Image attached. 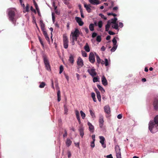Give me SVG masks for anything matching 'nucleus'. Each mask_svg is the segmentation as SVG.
I'll return each instance as SVG.
<instances>
[{"label":"nucleus","instance_id":"nucleus-1","mask_svg":"<svg viewBox=\"0 0 158 158\" xmlns=\"http://www.w3.org/2000/svg\"><path fill=\"white\" fill-rule=\"evenodd\" d=\"M149 129L152 133H155L158 131V115L155 117L154 121L149 122Z\"/></svg>","mask_w":158,"mask_h":158},{"label":"nucleus","instance_id":"nucleus-2","mask_svg":"<svg viewBox=\"0 0 158 158\" xmlns=\"http://www.w3.org/2000/svg\"><path fill=\"white\" fill-rule=\"evenodd\" d=\"M15 9L14 8H10L8 10V14L10 20L15 24L16 20L15 18Z\"/></svg>","mask_w":158,"mask_h":158},{"label":"nucleus","instance_id":"nucleus-3","mask_svg":"<svg viewBox=\"0 0 158 158\" xmlns=\"http://www.w3.org/2000/svg\"><path fill=\"white\" fill-rule=\"evenodd\" d=\"M80 34V31L77 28H75V31H72L71 34L70 38L73 39V40L77 41V37L79 36Z\"/></svg>","mask_w":158,"mask_h":158},{"label":"nucleus","instance_id":"nucleus-4","mask_svg":"<svg viewBox=\"0 0 158 158\" xmlns=\"http://www.w3.org/2000/svg\"><path fill=\"white\" fill-rule=\"evenodd\" d=\"M117 19L116 17H114L113 19L110 20L112 27L116 30L118 29V22H117Z\"/></svg>","mask_w":158,"mask_h":158},{"label":"nucleus","instance_id":"nucleus-5","mask_svg":"<svg viewBox=\"0 0 158 158\" xmlns=\"http://www.w3.org/2000/svg\"><path fill=\"white\" fill-rule=\"evenodd\" d=\"M44 61L46 69L48 71H50L51 68L49 61L47 57L45 56H44Z\"/></svg>","mask_w":158,"mask_h":158},{"label":"nucleus","instance_id":"nucleus-6","mask_svg":"<svg viewBox=\"0 0 158 158\" xmlns=\"http://www.w3.org/2000/svg\"><path fill=\"white\" fill-rule=\"evenodd\" d=\"M63 42L64 47L67 48L68 47V40L66 34H64L63 35Z\"/></svg>","mask_w":158,"mask_h":158},{"label":"nucleus","instance_id":"nucleus-7","mask_svg":"<svg viewBox=\"0 0 158 158\" xmlns=\"http://www.w3.org/2000/svg\"><path fill=\"white\" fill-rule=\"evenodd\" d=\"M115 152L117 158H121L120 149L118 145H116L115 147Z\"/></svg>","mask_w":158,"mask_h":158},{"label":"nucleus","instance_id":"nucleus-8","mask_svg":"<svg viewBox=\"0 0 158 158\" xmlns=\"http://www.w3.org/2000/svg\"><path fill=\"white\" fill-rule=\"evenodd\" d=\"M112 41L113 44V47L111 49V51L112 52H114L116 49L117 47V40L115 38H114L112 40Z\"/></svg>","mask_w":158,"mask_h":158},{"label":"nucleus","instance_id":"nucleus-9","mask_svg":"<svg viewBox=\"0 0 158 158\" xmlns=\"http://www.w3.org/2000/svg\"><path fill=\"white\" fill-rule=\"evenodd\" d=\"M80 125L79 127L78 131L79 132L81 138H83L84 134V127L83 125L80 124Z\"/></svg>","mask_w":158,"mask_h":158},{"label":"nucleus","instance_id":"nucleus-10","mask_svg":"<svg viewBox=\"0 0 158 158\" xmlns=\"http://www.w3.org/2000/svg\"><path fill=\"white\" fill-rule=\"evenodd\" d=\"M99 138L100 139V143L101 144L103 148H105L106 147V144L104 143V141H105V138L103 136H99Z\"/></svg>","mask_w":158,"mask_h":158},{"label":"nucleus","instance_id":"nucleus-11","mask_svg":"<svg viewBox=\"0 0 158 158\" xmlns=\"http://www.w3.org/2000/svg\"><path fill=\"white\" fill-rule=\"evenodd\" d=\"M88 72L90 75L93 77L95 76L96 75V73L95 71V70L94 68L89 69L88 70Z\"/></svg>","mask_w":158,"mask_h":158},{"label":"nucleus","instance_id":"nucleus-12","mask_svg":"<svg viewBox=\"0 0 158 158\" xmlns=\"http://www.w3.org/2000/svg\"><path fill=\"white\" fill-rule=\"evenodd\" d=\"M104 122L103 117L102 115H100L99 119V123L100 127L101 128L103 127Z\"/></svg>","mask_w":158,"mask_h":158},{"label":"nucleus","instance_id":"nucleus-13","mask_svg":"<svg viewBox=\"0 0 158 158\" xmlns=\"http://www.w3.org/2000/svg\"><path fill=\"white\" fill-rule=\"evenodd\" d=\"M89 59L91 63H93L95 61V57L94 54L93 53L91 52L90 53L89 56Z\"/></svg>","mask_w":158,"mask_h":158},{"label":"nucleus","instance_id":"nucleus-14","mask_svg":"<svg viewBox=\"0 0 158 158\" xmlns=\"http://www.w3.org/2000/svg\"><path fill=\"white\" fill-rule=\"evenodd\" d=\"M77 64L79 68L82 67L83 65V60L80 57H78L77 59Z\"/></svg>","mask_w":158,"mask_h":158},{"label":"nucleus","instance_id":"nucleus-15","mask_svg":"<svg viewBox=\"0 0 158 158\" xmlns=\"http://www.w3.org/2000/svg\"><path fill=\"white\" fill-rule=\"evenodd\" d=\"M75 19L76 22L78 23L79 25L80 26H82L83 25L84 23L80 18L77 17H76L75 18Z\"/></svg>","mask_w":158,"mask_h":158},{"label":"nucleus","instance_id":"nucleus-16","mask_svg":"<svg viewBox=\"0 0 158 158\" xmlns=\"http://www.w3.org/2000/svg\"><path fill=\"white\" fill-rule=\"evenodd\" d=\"M84 6L86 10L88 13H90L91 11V6L90 4L87 5L86 3H84Z\"/></svg>","mask_w":158,"mask_h":158},{"label":"nucleus","instance_id":"nucleus-17","mask_svg":"<svg viewBox=\"0 0 158 158\" xmlns=\"http://www.w3.org/2000/svg\"><path fill=\"white\" fill-rule=\"evenodd\" d=\"M88 125L89 126V131L92 133L94 132V126H93L89 122H88Z\"/></svg>","mask_w":158,"mask_h":158},{"label":"nucleus","instance_id":"nucleus-18","mask_svg":"<svg viewBox=\"0 0 158 158\" xmlns=\"http://www.w3.org/2000/svg\"><path fill=\"white\" fill-rule=\"evenodd\" d=\"M75 114H76L77 118L78 121V123L79 124H81V120H80V118L79 113V111L77 110H75Z\"/></svg>","mask_w":158,"mask_h":158},{"label":"nucleus","instance_id":"nucleus-19","mask_svg":"<svg viewBox=\"0 0 158 158\" xmlns=\"http://www.w3.org/2000/svg\"><path fill=\"white\" fill-rule=\"evenodd\" d=\"M102 84L104 86H106L108 84L107 81L106 77L104 76L102 77Z\"/></svg>","mask_w":158,"mask_h":158},{"label":"nucleus","instance_id":"nucleus-20","mask_svg":"<svg viewBox=\"0 0 158 158\" xmlns=\"http://www.w3.org/2000/svg\"><path fill=\"white\" fill-rule=\"evenodd\" d=\"M89 1L93 5H97L100 3L99 1L98 0H89Z\"/></svg>","mask_w":158,"mask_h":158},{"label":"nucleus","instance_id":"nucleus-21","mask_svg":"<svg viewBox=\"0 0 158 158\" xmlns=\"http://www.w3.org/2000/svg\"><path fill=\"white\" fill-rule=\"evenodd\" d=\"M105 112L108 114H109L110 113V107L109 106H105L104 107Z\"/></svg>","mask_w":158,"mask_h":158},{"label":"nucleus","instance_id":"nucleus-22","mask_svg":"<svg viewBox=\"0 0 158 158\" xmlns=\"http://www.w3.org/2000/svg\"><path fill=\"white\" fill-rule=\"evenodd\" d=\"M110 25H111L110 23V20L108 21L107 24L105 26V30L106 31H109Z\"/></svg>","mask_w":158,"mask_h":158},{"label":"nucleus","instance_id":"nucleus-23","mask_svg":"<svg viewBox=\"0 0 158 158\" xmlns=\"http://www.w3.org/2000/svg\"><path fill=\"white\" fill-rule=\"evenodd\" d=\"M96 92L97 94V98L98 100V101L100 102L101 101V96L100 94V92L97 89L96 91Z\"/></svg>","mask_w":158,"mask_h":158},{"label":"nucleus","instance_id":"nucleus-24","mask_svg":"<svg viewBox=\"0 0 158 158\" xmlns=\"http://www.w3.org/2000/svg\"><path fill=\"white\" fill-rule=\"evenodd\" d=\"M72 143V141L69 139L67 138V139L66 141V144L67 147H69L70 146Z\"/></svg>","mask_w":158,"mask_h":158},{"label":"nucleus","instance_id":"nucleus-25","mask_svg":"<svg viewBox=\"0 0 158 158\" xmlns=\"http://www.w3.org/2000/svg\"><path fill=\"white\" fill-rule=\"evenodd\" d=\"M84 49L87 52H89L90 51V48L88 44L86 43L84 47Z\"/></svg>","mask_w":158,"mask_h":158},{"label":"nucleus","instance_id":"nucleus-26","mask_svg":"<svg viewBox=\"0 0 158 158\" xmlns=\"http://www.w3.org/2000/svg\"><path fill=\"white\" fill-rule=\"evenodd\" d=\"M43 34L44 35L46 40L48 41H49V38L48 37L46 31H43Z\"/></svg>","mask_w":158,"mask_h":158},{"label":"nucleus","instance_id":"nucleus-27","mask_svg":"<svg viewBox=\"0 0 158 158\" xmlns=\"http://www.w3.org/2000/svg\"><path fill=\"white\" fill-rule=\"evenodd\" d=\"M29 6L28 4H27L26 5V6L24 7H23V12L24 13H26V12H27L29 11Z\"/></svg>","mask_w":158,"mask_h":158},{"label":"nucleus","instance_id":"nucleus-28","mask_svg":"<svg viewBox=\"0 0 158 158\" xmlns=\"http://www.w3.org/2000/svg\"><path fill=\"white\" fill-rule=\"evenodd\" d=\"M97 86L99 90H100L102 93H104L105 92V90L100 85H98Z\"/></svg>","mask_w":158,"mask_h":158},{"label":"nucleus","instance_id":"nucleus-29","mask_svg":"<svg viewBox=\"0 0 158 158\" xmlns=\"http://www.w3.org/2000/svg\"><path fill=\"white\" fill-rule=\"evenodd\" d=\"M89 28L91 31H93L94 30V24L93 23L90 24L89 26Z\"/></svg>","mask_w":158,"mask_h":158},{"label":"nucleus","instance_id":"nucleus-30","mask_svg":"<svg viewBox=\"0 0 158 158\" xmlns=\"http://www.w3.org/2000/svg\"><path fill=\"white\" fill-rule=\"evenodd\" d=\"M110 60H108L107 59L105 58V65L106 66H107L109 65L110 63Z\"/></svg>","mask_w":158,"mask_h":158},{"label":"nucleus","instance_id":"nucleus-31","mask_svg":"<svg viewBox=\"0 0 158 158\" xmlns=\"http://www.w3.org/2000/svg\"><path fill=\"white\" fill-rule=\"evenodd\" d=\"M69 60L70 62L72 64H73L74 63V58L73 56L72 55H71L69 57Z\"/></svg>","mask_w":158,"mask_h":158},{"label":"nucleus","instance_id":"nucleus-32","mask_svg":"<svg viewBox=\"0 0 158 158\" xmlns=\"http://www.w3.org/2000/svg\"><path fill=\"white\" fill-rule=\"evenodd\" d=\"M91 97L92 98L94 101L96 102L97 101L96 98H95V94L93 92L91 93Z\"/></svg>","mask_w":158,"mask_h":158},{"label":"nucleus","instance_id":"nucleus-33","mask_svg":"<svg viewBox=\"0 0 158 158\" xmlns=\"http://www.w3.org/2000/svg\"><path fill=\"white\" fill-rule=\"evenodd\" d=\"M80 113L82 119H84L86 115L84 113L83 111L82 110H81L80 111Z\"/></svg>","mask_w":158,"mask_h":158},{"label":"nucleus","instance_id":"nucleus-34","mask_svg":"<svg viewBox=\"0 0 158 158\" xmlns=\"http://www.w3.org/2000/svg\"><path fill=\"white\" fill-rule=\"evenodd\" d=\"M89 112L90 113V115L92 116V118H94L95 117V116L94 114V113L91 110H89Z\"/></svg>","mask_w":158,"mask_h":158},{"label":"nucleus","instance_id":"nucleus-35","mask_svg":"<svg viewBox=\"0 0 158 158\" xmlns=\"http://www.w3.org/2000/svg\"><path fill=\"white\" fill-rule=\"evenodd\" d=\"M96 57L97 61L98 63V64H99L100 63L101 60L98 55L96 54Z\"/></svg>","mask_w":158,"mask_h":158},{"label":"nucleus","instance_id":"nucleus-36","mask_svg":"<svg viewBox=\"0 0 158 158\" xmlns=\"http://www.w3.org/2000/svg\"><path fill=\"white\" fill-rule=\"evenodd\" d=\"M103 23L102 21L100 20L98 22V26L99 28H101L102 27V26Z\"/></svg>","mask_w":158,"mask_h":158},{"label":"nucleus","instance_id":"nucleus-37","mask_svg":"<svg viewBox=\"0 0 158 158\" xmlns=\"http://www.w3.org/2000/svg\"><path fill=\"white\" fill-rule=\"evenodd\" d=\"M45 85V83L44 82H42L41 83V84L39 85V87L40 88H44Z\"/></svg>","mask_w":158,"mask_h":158},{"label":"nucleus","instance_id":"nucleus-38","mask_svg":"<svg viewBox=\"0 0 158 158\" xmlns=\"http://www.w3.org/2000/svg\"><path fill=\"white\" fill-rule=\"evenodd\" d=\"M34 4L35 5V8L36 10H37V11L38 12H39V7H38V6L36 2H35V3H34Z\"/></svg>","mask_w":158,"mask_h":158},{"label":"nucleus","instance_id":"nucleus-39","mask_svg":"<svg viewBox=\"0 0 158 158\" xmlns=\"http://www.w3.org/2000/svg\"><path fill=\"white\" fill-rule=\"evenodd\" d=\"M99 15L100 16L102 19H104V20H106L107 19V18L102 14H99Z\"/></svg>","mask_w":158,"mask_h":158},{"label":"nucleus","instance_id":"nucleus-40","mask_svg":"<svg viewBox=\"0 0 158 158\" xmlns=\"http://www.w3.org/2000/svg\"><path fill=\"white\" fill-rule=\"evenodd\" d=\"M99 78L97 77H94L93 79V81L94 82H97L99 81Z\"/></svg>","mask_w":158,"mask_h":158},{"label":"nucleus","instance_id":"nucleus-41","mask_svg":"<svg viewBox=\"0 0 158 158\" xmlns=\"http://www.w3.org/2000/svg\"><path fill=\"white\" fill-rule=\"evenodd\" d=\"M81 54L82 56L84 57H86L87 56V54L85 52L83 51H81Z\"/></svg>","mask_w":158,"mask_h":158},{"label":"nucleus","instance_id":"nucleus-42","mask_svg":"<svg viewBox=\"0 0 158 158\" xmlns=\"http://www.w3.org/2000/svg\"><path fill=\"white\" fill-rule=\"evenodd\" d=\"M64 133L63 134V136L64 138H65L67 136V133L66 131L65 130H64Z\"/></svg>","mask_w":158,"mask_h":158},{"label":"nucleus","instance_id":"nucleus-43","mask_svg":"<svg viewBox=\"0 0 158 158\" xmlns=\"http://www.w3.org/2000/svg\"><path fill=\"white\" fill-rule=\"evenodd\" d=\"M96 40L97 41L99 42L101 41V37L100 36H98L97 37Z\"/></svg>","mask_w":158,"mask_h":158},{"label":"nucleus","instance_id":"nucleus-44","mask_svg":"<svg viewBox=\"0 0 158 158\" xmlns=\"http://www.w3.org/2000/svg\"><path fill=\"white\" fill-rule=\"evenodd\" d=\"M40 23L41 27V28L42 29L43 28H44V24L43 21L42 20L40 21Z\"/></svg>","mask_w":158,"mask_h":158},{"label":"nucleus","instance_id":"nucleus-45","mask_svg":"<svg viewBox=\"0 0 158 158\" xmlns=\"http://www.w3.org/2000/svg\"><path fill=\"white\" fill-rule=\"evenodd\" d=\"M94 142L93 141L90 143V146L92 148H94L95 147Z\"/></svg>","mask_w":158,"mask_h":158},{"label":"nucleus","instance_id":"nucleus-46","mask_svg":"<svg viewBox=\"0 0 158 158\" xmlns=\"http://www.w3.org/2000/svg\"><path fill=\"white\" fill-rule=\"evenodd\" d=\"M39 40L40 41V44H41V45H42V46L44 47V44H43V43L42 41V40L40 37L39 36Z\"/></svg>","mask_w":158,"mask_h":158},{"label":"nucleus","instance_id":"nucleus-47","mask_svg":"<svg viewBox=\"0 0 158 158\" xmlns=\"http://www.w3.org/2000/svg\"><path fill=\"white\" fill-rule=\"evenodd\" d=\"M64 70L63 67L62 65L60 66V74Z\"/></svg>","mask_w":158,"mask_h":158},{"label":"nucleus","instance_id":"nucleus-48","mask_svg":"<svg viewBox=\"0 0 158 158\" xmlns=\"http://www.w3.org/2000/svg\"><path fill=\"white\" fill-rule=\"evenodd\" d=\"M52 20L53 23H54L55 18L54 16V13L53 12H52Z\"/></svg>","mask_w":158,"mask_h":158},{"label":"nucleus","instance_id":"nucleus-49","mask_svg":"<svg viewBox=\"0 0 158 158\" xmlns=\"http://www.w3.org/2000/svg\"><path fill=\"white\" fill-rule=\"evenodd\" d=\"M153 104H158V99H155Z\"/></svg>","mask_w":158,"mask_h":158},{"label":"nucleus","instance_id":"nucleus-50","mask_svg":"<svg viewBox=\"0 0 158 158\" xmlns=\"http://www.w3.org/2000/svg\"><path fill=\"white\" fill-rule=\"evenodd\" d=\"M75 146L77 147L78 148H80L79 142L74 143Z\"/></svg>","mask_w":158,"mask_h":158},{"label":"nucleus","instance_id":"nucleus-51","mask_svg":"<svg viewBox=\"0 0 158 158\" xmlns=\"http://www.w3.org/2000/svg\"><path fill=\"white\" fill-rule=\"evenodd\" d=\"M105 157H106L107 158H113V157L112 156L111 154H110V155H107L106 156H105Z\"/></svg>","mask_w":158,"mask_h":158},{"label":"nucleus","instance_id":"nucleus-52","mask_svg":"<svg viewBox=\"0 0 158 158\" xmlns=\"http://www.w3.org/2000/svg\"><path fill=\"white\" fill-rule=\"evenodd\" d=\"M57 100L59 102V90H58L57 92Z\"/></svg>","mask_w":158,"mask_h":158},{"label":"nucleus","instance_id":"nucleus-53","mask_svg":"<svg viewBox=\"0 0 158 158\" xmlns=\"http://www.w3.org/2000/svg\"><path fill=\"white\" fill-rule=\"evenodd\" d=\"M97 35V34L95 32H93L92 34V37L94 38L96 37Z\"/></svg>","mask_w":158,"mask_h":158},{"label":"nucleus","instance_id":"nucleus-54","mask_svg":"<svg viewBox=\"0 0 158 158\" xmlns=\"http://www.w3.org/2000/svg\"><path fill=\"white\" fill-rule=\"evenodd\" d=\"M154 108L155 109L157 110L158 109V104H153Z\"/></svg>","mask_w":158,"mask_h":158},{"label":"nucleus","instance_id":"nucleus-55","mask_svg":"<svg viewBox=\"0 0 158 158\" xmlns=\"http://www.w3.org/2000/svg\"><path fill=\"white\" fill-rule=\"evenodd\" d=\"M68 112V109L66 107L64 106V113L65 114H67V113Z\"/></svg>","mask_w":158,"mask_h":158},{"label":"nucleus","instance_id":"nucleus-56","mask_svg":"<svg viewBox=\"0 0 158 158\" xmlns=\"http://www.w3.org/2000/svg\"><path fill=\"white\" fill-rule=\"evenodd\" d=\"M107 15H112L114 16H116L117 15L116 14H114V13H108Z\"/></svg>","mask_w":158,"mask_h":158},{"label":"nucleus","instance_id":"nucleus-57","mask_svg":"<svg viewBox=\"0 0 158 158\" xmlns=\"http://www.w3.org/2000/svg\"><path fill=\"white\" fill-rule=\"evenodd\" d=\"M108 33L110 35H114L115 34V33H114V32L111 31H109L108 32Z\"/></svg>","mask_w":158,"mask_h":158},{"label":"nucleus","instance_id":"nucleus-58","mask_svg":"<svg viewBox=\"0 0 158 158\" xmlns=\"http://www.w3.org/2000/svg\"><path fill=\"white\" fill-rule=\"evenodd\" d=\"M84 29L85 30V31L87 33H88V32H89V30H88V28L85 27V28H84Z\"/></svg>","mask_w":158,"mask_h":158},{"label":"nucleus","instance_id":"nucleus-59","mask_svg":"<svg viewBox=\"0 0 158 158\" xmlns=\"http://www.w3.org/2000/svg\"><path fill=\"white\" fill-rule=\"evenodd\" d=\"M117 118L118 119H120L122 118V115L121 114H119L117 116Z\"/></svg>","mask_w":158,"mask_h":158},{"label":"nucleus","instance_id":"nucleus-60","mask_svg":"<svg viewBox=\"0 0 158 158\" xmlns=\"http://www.w3.org/2000/svg\"><path fill=\"white\" fill-rule=\"evenodd\" d=\"M92 138L93 139V141H95V136L94 135H93L92 136Z\"/></svg>","mask_w":158,"mask_h":158},{"label":"nucleus","instance_id":"nucleus-61","mask_svg":"<svg viewBox=\"0 0 158 158\" xmlns=\"http://www.w3.org/2000/svg\"><path fill=\"white\" fill-rule=\"evenodd\" d=\"M71 156V154L70 151H68V156L69 158Z\"/></svg>","mask_w":158,"mask_h":158},{"label":"nucleus","instance_id":"nucleus-62","mask_svg":"<svg viewBox=\"0 0 158 158\" xmlns=\"http://www.w3.org/2000/svg\"><path fill=\"white\" fill-rule=\"evenodd\" d=\"M80 12H81V17L83 18H84V16L83 15V12H82V9H81V11H80Z\"/></svg>","mask_w":158,"mask_h":158},{"label":"nucleus","instance_id":"nucleus-63","mask_svg":"<svg viewBox=\"0 0 158 158\" xmlns=\"http://www.w3.org/2000/svg\"><path fill=\"white\" fill-rule=\"evenodd\" d=\"M105 49H106V48L103 46H102L101 49V51H105Z\"/></svg>","mask_w":158,"mask_h":158},{"label":"nucleus","instance_id":"nucleus-64","mask_svg":"<svg viewBox=\"0 0 158 158\" xmlns=\"http://www.w3.org/2000/svg\"><path fill=\"white\" fill-rule=\"evenodd\" d=\"M119 27H120L122 28L123 27V24L122 23H121V22L119 23Z\"/></svg>","mask_w":158,"mask_h":158}]
</instances>
